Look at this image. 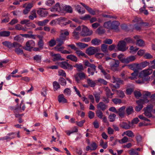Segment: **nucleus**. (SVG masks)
<instances>
[{
	"mask_svg": "<svg viewBox=\"0 0 155 155\" xmlns=\"http://www.w3.org/2000/svg\"><path fill=\"white\" fill-rule=\"evenodd\" d=\"M49 21V20L46 19L42 21H38L37 24L39 26H44Z\"/></svg>",
	"mask_w": 155,
	"mask_h": 155,
	"instance_id": "35",
	"label": "nucleus"
},
{
	"mask_svg": "<svg viewBox=\"0 0 155 155\" xmlns=\"http://www.w3.org/2000/svg\"><path fill=\"white\" fill-rule=\"evenodd\" d=\"M128 152L130 155H139L138 153L133 149L129 150Z\"/></svg>",
	"mask_w": 155,
	"mask_h": 155,
	"instance_id": "58",
	"label": "nucleus"
},
{
	"mask_svg": "<svg viewBox=\"0 0 155 155\" xmlns=\"http://www.w3.org/2000/svg\"><path fill=\"white\" fill-rule=\"evenodd\" d=\"M116 91L119 97L123 98L125 96L124 93L123 91L120 90H116Z\"/></svg>",
	"mask_w": 155,
	"mask_h": 155,
	"instance_id": "51",
	"label": "nucleus"
},
{
	"mask_svg": "<svg viewBox=\"0 0 155 155\" xmlns=\"http://www.w3.org/2000/svg\"><path fill=\"white\" fill-rule=\"evenodd\" d=\"M126 44L124 41H119L117 45V49L118 50L124 51L127 49Z\"/></svg>",
	"mask_w": 155,
	"mask_h": 155,
	"instance_id": "11",
	"label": "nucleus"
},
{
	"mask_svg": "<svg viewBox=\"0 0 155 155\" xmlns=\"http://www.w3.org/2000/svg\"><path fill=\"white\" fill-rule=\"evenodd\" d=\"M97 51V48L94 47H91L86 50V53L89 55L94 54Z\"/></svg>",
	"mask_w": 155,
	"mask_h": 155,
	"instance_id": "12",
	"label": "nucleus"
},
{
	"mask_svg": "<svg viewBox=\"0 0 155 155\" xmlns=\"http://www.w3.org/2000/svg\"><path fill=\"white\" fill-rule=\"evenodd\" d=\"M138 74V70H136L134 71V72L131 74V75L132 77H129V78H130L131 80H133L134 78L137 76Z\"/></svg>",
	"mask_w": 155,
	"mask_h": 155,
	"instance_id": "54",
	"label": "nucleus"
},
{
	"mask_svg": "<svg viewBox=\"0 0 155 155\" xmlns=\"http://www.w3.org/2000/svg\"><path fill=\"white\" fill-rule=\"evenodd\" d=\"M108 45L105 44H103L101 45V51L104 52L106 53L108 51Z\"/></svg>",
	"mask_w": 155,
	"mask_h": 155,
	"instance_id": "41",
	"label": "nucleus"
},
{
	"mask_svg": "<svg viewBox=\"0 0 155 155\" xmlns=\"http://www.w3.org/2000/svg\"><path fill=\"white\" fill-rule=\"evenodd\" d=\"M53 87L54 91H57L58 89L60 88V85L58 82L57 81H54L53 82Z\"/></svg>",
	"mask_w": 155,
	"mask_h": 155,
	"instance_id": "38",
	"label": "nucleus"
},
{
	"mask_svg": "<svg viewBox=\"0 0 155 155\" xmlns=\"http://www.w3.org/2000/svg\"><path fill=\"white\" fill-rule=\"evenodd\" d=\"M152 107L151 106H148L146 108H143L144 111V114L146 117L148 118H150L152 117L151 111L152 110Z\"/></svg>",
	"mask_w": 155,
	"mask_h": 155,
	"instance_id": "9",
	"label": "nucleus"
},
{
	"mask_svg": "<svg viewBox=\"0 0 155 155\" xmlns=\"http://www.w3.org/2000/svg\"><path fill=\"white\" fill-rule=\"evenodd\" d=\"M23 102L24 101H22L19 105L17 104L15 107L12 106L10 107V109L11 110L14 111L15 113L22 112L25 110V105Z\"/></svg>",
	"mask_w": 155,
	"mask_h": 155,
	"instance_id": "1",
	"label": "nucleus"
},
{
	"mask_svg": "<svg viewBox=\"0 0 155 155\" xmlns=\"http://www.w3.org/2000/svg\"><path fill=\"white\" fill-rule=\"evenodd\" d=\"M58 100L59 103L62 102L66 103L67 102V100L64 98V96L63 94L59 95L58 96Z\"/></svg>",
	"mask_w": 155,
	"mask_h": 155,
	"instance_id": "28",
	"label": "nucleus"
},
{
	"mask_svg": "<svg viewBox=\"0 0 155 155\" xmlns=\"http://www.w3.org/2000/svg\"><path fill=\"white\" fill-rule=\"evenodd\" d=\"M95 72L96 73H97V71H96V70H94L91 69V68H88L87 69V72L89 74V76L94 75Z\"/></svg>",
	"mask_w": 155,
	"mask_h": 155,
	"instance_id": "53",
	"label": "nucleus"
},
{
	"mask_svg": "<svg viewBox=\"0 0 155 155\" xmlns=\"http://www.w3.org/2000/svg\"><path fill=\"white\" fill-rule=\"evenodd\" d=\"M130 122L128 123L126 122H123L120 123V124L121 127L126 130L129 129L130 127Z\"/></svg>",
	"mask_w": 155,
	"mask_h": 155,
	"instance_id": "24",
	"label": "nucleus"
},
{
	"mask_svg": "<svg viewBox=\"0 0 155 155\" xmlns=\"http://www.w3.org/2000/svg\"><path fill=\"white\" fill-rule=\"evenodd\" d=\"M59 83L62 86H65L66 84V80L63 78H60L58 80Z\"/></svg>",
	"mask_w": 155,
	"mask_h": 155,
	"instance_id": "48",
	"label": "nucleus"
},
{
	"mask_svg": "<svg viewBox=\"0 0 155 155\" xmlns=\"http://www.w3.org/2000/svg\"><path fill=\"white\" fill-rule=\"evenodd\" d=\"M76 45L81 48H84L88 46L87 44L81 42L77 43Z\"/></svg>",
	"mask_w": 155,
	"mask_h": 155,
	"instance_id": "49",
	"label": "nucleus"
},
{
	"mask_svg": "<svg viewBox=\"0 0 155 155\" xmlns=\"http://www.w3.org/2000/svg\"><path fill=\"white\" fill-rule=\"evenodd\" d=\"M111 22L109 21L104 23V27L108 29H111Z\"/></svg>",
	"mask_w": 155,
	"mask_h": 155,
	"instance_id": "44",
	"label": "nucleus"
},
{
	"mask_svg": "<svg viewBox=\"0 0 155 155\" xmlns=\"http://www.w3.org/2000/svg\"><path fill=\"white\" fill-rule=\"evenodd\" d=\"M19 131L15 132H11L7 134V135L2 137L0 139L2 140H10L12 139L15 138L16 137V135H17V137L20 138V136L19 135Z\"/></svg>",
	"mask_w": 155,
	"mask_h": 155,
	"instance_id": "2",
	"label": "nucleus"
},
{
	"mask_svg": "<svg viewBox=\"0 0 155 155\" xmlns=\"http://www.w3.org/2000/svg\"><path fill=\"white\" fill-rule=\"evenodd\" d=\"M64 9L65 11L68 13H71L72 12V9L70 6H66L64 7Z\"/></svg>",
	"mask_w": 155,
	"mask_h": 155,
	"instance_id": "52",
	"label": "nucleus"
},
{
	"mask_svg": "<svg viewBox=\"0 0 155 155\" xmlns=\"http://www.w3.org/2000/svg\"><path fill=\"white\" fill-rule=\"evenodd\" d=\"M120 62L118 60L112 59L109 63L111 69L113 71L116 70L119 65Z\"/></svg>",
	"mask_w": 155,
	"mask_h": 155,
	"instance_id": "6",
	"label": "nucleus"
},
{
	"mask_svg": "<svg viewBox=\"0 0 155 155\" xmlns=\"http://www.w3.org/2000/svg\"><path fill=\"white\" fill-rule=\"evenodd\" d=\"M125 108L126 107L124 106L120 108L118 110H117L116 114H117L121 118L124 117L125 116Z\"/></svg>",
	"mask_w": 155,
	"mask_h": 155,
	"instance_id": "13",
	"label": "nucleus"
},
{
	"mask_svg": "<svg viewBox=\"0 0 155 155\" xmlns=\"http://www.w3.org/2000/svg\"><path fill=\"white\" fill-rule=\"evenodd\" d=\"M141 26L142 23L140 22V23L134 25L135 28L137 31L140 30L141 29Z\"/></svg>",
	"mask_w": 155,
	"mask_h": 155,
	"instance_id": "60",
	"label": "nucleus"
},
{
	"mask_svg": "<svg viewBox=\"0 0 155 155\" xmlns=\"http://www.w3.org/2000/svg\"><path fill=\"white\" fill-rule=\"evenodd\" d=\"M50 55L53 58V61H54L58 60L62 61L64 60V58H63L61 57V55L59 54H54L53 53L51 52Z\"/></svg>",
	"mask_w": 155,
	"mask_h": 155,
	"instance_id": "15",
	"label": "nucleus"
},
{
	"mask_svg": "<svg viewBox=\"0 0 155 155\" xmlns=\"http://www.w3.org/2000/svg\"><path fill=\"white\" fill-rule=\"evenodd\" d=\"M75 53L79 57H85L86 56L85 53L79 50L78 48L75 51Z\"/></svg>",
	"mask_w": 155,
	"mask_h": 155,
	"instance_id": "40",
	"label": "nucleus"
},
{
	"mask_svg": "<svg viewBox=\"0 0 155 155\" xmlns=\"http://www.w3.org/2000/svg\"><path fill=\"white\" fill-rule=\"evenodd\" d=\"M66 58L67 59H69L74 62H77L78 61L77 57L73 54H70L67 55Z\"/></svg>",
	"mask_w": 155,
	"mask_h": 155,
	"instance_id": "29",
	"label": "nucleus"
},
{
	"mask_svg": "<svg viewBox=\"0 0 155 155\" xmlns=\"http://www.w3.org/2000/svg\"><path fill=\"white\" fill-rule=\"evenodd\" d=\"M134 38L136 40V45L139 46H144L145 45V43L144 41L141 39H140L139 36L137 35H136L134 36Z\"/></svg>",
	"mask_w": 155,
	"mask_h": 155,
	"instance_id": "18",
	"label": "nucleus"
},
{
	"mask_svg": "<svg viewBox=\"0 0 155 155\" xmlns=\"http://www.w3.org/2000/svg\"><path fill=\"white\" fill-rule=\"evenodd\" d=\"M61 45H57L54 48V49L55 50L57 51H61H61H63V50L64 49V48L63 46H61Z\"/></svg>",
	"mask_w": 155,
	"mask_h": 155,
	"instance_id": "50",
	"label": "nucleus"
},
{
	"mask_svg": "<svg viewBox=\"0 0 155 155\" xmlns=\"http://www.w3.org/2000/svg\"><path fill=\"white\" fill-rule=\"evenodd\" d=\"M14 40L19 42H22L23 41V38L19 35L16 36L14 38Z\"/></svg>",
	"mask_w": 155,
	"mask_h": 155,
	"instance_id": "64",
	"label": "nucleus"
},
{
	"mask_svg": "<svg viewBox=\"0 0 155 155\" xmlns=\"http://www.w3.org/2000/svg\"><path fill=\"white\" fill-rule=\"evenodd\" d=\"M153 71V70L151 69H147L143 70L141 74L144 76H146L151 74Z\"/></svg>",
	"mask_w": 155,
	"mask_h": 155,
	"instance_id": "27",
	"label": "nucleus"
},
{
	"mask_svg": "<svg viewBox=\"0 0 155 155\" xmlns=\"http://www.w3.org/2000/svg\"><path fill=\"white\" fill-rule=\"evenodd\" d=\"M93 95L95 98V101L97 103H98L101 98L100 94L99 93L95 92L93 93Z\"/></svg>",
	"mask_w": 155,
	"mask_h": 155,
	"instance_id": "33",
	"label": "nucleus"
},
{
	"mask_svg": "<svg viewBox=\"0 0 155 155\" xmlns=\"http://www.w3.org/2000/svg\"><path fill=\"white\" fill-rule=\"evenodd\" d=\"M126 43H134L135 42V41L130 37H127L125 38L124 40Z\"/></svg>",
	"mask_w": 155,
	"mask_h": 155,
	"instance_id": "39",
	"label": "nucleus"
},
{
	"mask_svg": "<svg viewBox=\"0 0 155 155\" xmlns=\"http://www.w3.org/2000/svg\"><path fill=\"white\" fill-rule=\"evenodd\" d=\"M74 7L75 8L76 10H77V11L79 14H82L85 13V10H82V11L81 10V7L79 5H75Z\"/></svg>",
	"mask_w": 155,
	"mask_h": 155,
	"instance_id": "46",
	"label": "nucleus"
},
{
	"mask_svg": "<svg viewBox=\"0 0 155 155\" xmlns=\"http://www.w3.org/2000/svg\"><path fill=\"white\" fill-rule=\"evenodd\" d=\"M124 134L126 135L131 138H133L135 136L133 132L130 130L126 131L124 132Z\"/></svg>",
	"mask_w": 155,
	"mask_h": 155,
	"instance_id": "36",
	"label": "nucleus"
},
{
	"mask_svg": "<svg viewBox=\"0 0 155 155\" xmlns=\"http://www.w3.org/2000/svg\"><path fill=\"white\" fill-rule=\"evenodd\" d=\"M87 82L88 84L91 87H94L96 85L95 82L90 78L87 79Z\"/></svg>",
	"mask_w": 155,
	"mask_h": 155,
	"instance_id": "43",
	"label": "nucleus"
},
{
	"mask_svg": "<svg viewBox=\"0 0 155 155\" xmlns=\"http://www.w3.org/2000/svg\"><path fill=\"white\" fill-rule=\"evenodd\" d=\"M39 48H43L44 42L42 39L39 40L38 44Z\"/></svg>",
	"mask_w": 155,
	"mask_h": 155,
	"instance_id": "63",
	"label": "nucleus"
},
{
	"mask_svg": "<svg viewBox=\"0 0 155 155\" xmlns=\"http://www.w3.org/2000/svg\"><path fill=\"white\" fill-rule=\"evenodd\" d=\"M128 66L130 69L134 71H136V70H138L139 68L138 64H133L129 65Z\"/></svg>",
	"mask_w": 155,
	"mask_h": 155,
	"instance_id": "30",
	"label": "nucleus"
},
{
	"mask_svg": "<svg viewBox=\"0 0 155 155\" xmlns=\"http://www.w3.org/2000/svg\"><path fill=\"white\" fill-rule=\"evenodd\" d=\"M35 45V42L32 40H29L26 42V46L23 47V48L27 51H30Z\"/></svg>",
	"mask_w": 155,
	"mask_h": 155,
	"instance_id": "7",
	"label": "nucleus"
},
{
	"mask_svg": "<svg viewBox=\"0 0 155 155\" xmlns=\"http://www.w3.org/2000/svg\"><path fill=\"white\" fill-rule=\"evenodd\" d=\"M100 146H102L103 148L104 149H106L107 147V142H105L104 143L103 140L101 139L100 140Z\"/></svg>",
	"mask_w": 155,
	"mask_h": 155,
	"instance_id": "47",
	"label": "nucleus"
},
{
	"mask_svg": "<svg viewBox=\"0 0 155 155\" xmlns=\"http://www.w3.org/2000/svg\"><path fill=\"white\" fill-rule=\"evenodd\" d=\"M23 47L19 43L16 42L14 48H15V51L18 55H21L24 54V52L21 48Z\"/></svg>",
	"mask_w": 155,
	"mask_h": 155,
	"instance_id": "8",
	"label": "nucleus"
},
{
	"mask_svg": "<svg viewBox=\"0 0 155 155\" xmlns=\"http://www.w3.org/2000/svg\"><path fill=\"white\" fill-rule=\"evenodd\" d=\"M16 42H14L13 43H12L11 42L8 41H5L3 42L2 44L3 45L9 49H11L14 47Z\"/></svg>",
	"mask_w": 155,
	"mask_h": 155,
	"instance_id": "14",
	"label": "nucleus"
},
{
	"mask_svg": "<svg viewBox=\"0 0 155 155\" xmlns=\"http://www.w3.org/2000/svg\"><path fill=\"white\" fill-rule=\"evenodd\" d=\"M104 91L107 97L112 98L114 93H112L110 89L108 87H104Z\"/></svg>",
	"mask_w": 155,
	"mask_h": 155,
	"instance_id": "17",
	"label": "nucleus"
},
{
	"mask_svg": "<svg viewBox=\"0 0 155 155\" xmlns=\"http://www.w3.org/2000/svg\"><path fill=\"white\" fill-rule=\"evenodd\" d=\"M107 107V105L102 102H100L97 105V108L98 110H100L103 111H104Z\"/></svg>",
	"mask_w": 155,
	"mask_h": 155,
	"instance_id": "20",
	"label": "nucleus"
},
{
	"mask_svg": "<svg viewBox=\"0 0 155 155\" xmlns=\"http://www.w3.org/2000/svg\"><path fill=\"white\" fill-rule=\"evenodd\" d=\"M33 7V4L31 3L28 4L25 8L23 11V13L24 15L28 14L30 11L31 8Z\"/></svg>",
	"mask_w": 155,
	"mask_h": 155,
	"instance_id": "16",
	"label": "nucleus"
},
{
	"mask_svg": "<svg viewBox=\"0 0 155 155\" xmlns=\"http://www.w3.org/2000/svg\"><path fill=\"white\" fill-rule=\"evenodd\" d=\"M84 64L85 66L89 67L91 69L94 70H96V66L94 64H91L90 62L87 60H85L84 62Z\"/></svg>",
	"mask_w": 155,
	"mask_h": 155,
	"instance_id": "21",
	"label": "nucleus"
},
{
	"mask_svg": "<svg viewBox=\"0 0 155 155\" xmlns=\"http://www.w3.org/2000/svg\"><path fill=\"white\" fill-rule=\"evenodd\" d=\"M112 80L113 81L112 82L113 83H116V81L120 84H123V81L121 80L120 78H116L115 77L113 76L112 77Z\"/></svg>",
	"mask_w": 155,
	"mask_h": 155,
	"instance_id": "34",
	"label": "nucleus"
},
{
	"mask_svg": "<svg viewBox=\"0 0 155 155\" xmlns=\"http://www.w3.org/2000/svg\"><path fill=\"white\" fill-rule=\"evenodd\" d=\"M55 1L54 0H48L45 2L46 5L50 6L53 4L54 3Z\"/></svg>",
	"mask_w": 155,
	"mask_h": 155,
	"instance_id": "61",
	"label": "nucleus"
},
{
	"mask_svg": "<svg viewBox=\"0 0 155 155\" xmlns=\"http://www.w3.org/2000/svg\"><path fill=\"white\" fill-rule=\"evenodd\" d=\"M82 31L80 33V35L82 36H90L93 33V31L89 29L86 26H83Z\"/></svg>",
	"mask_w": 155,
	"mask_h": 155,
	"instance_id": "5",
	"label": "nucleus"
},
{
	"mask_svg": "<svg viewBox=\"0 0 155 155\" xmlns=\"http://www.w3.org/2000/svg\"><path fill=\"white\" fill-rule=\"evenodd\" d=\"M96 116L100 119H102L103 116V113L100 110H97L96 111Z\"/></svg>",
	"mask_w": 155,
	"mask_h": 155,
	"instance_id": "42",
	"label": "nucleus"
},
{
	"mask_svg": "<svg viewBox=\"0 0 155 155\" xmlns=\"http://www.w3.org/2000/svg\"><path fill=\"white\" fill-rule=\"evenodd\" d=\"M75 81L78 83H79L81 82V81L83 80L86 78V75L83 72H80L77 73L74 76Z\"/></svg>",
	"mask_w": 155,
	"mask_h": 155,
	"instance_id": "4",
	"label": "nucleus"
},
{
	"mask_svg": "<svg viewBox=\"0 0 155 155\" xmlns=\"http://www.w3.org/2000/svg\"><path fill=\"white\" fill-rule=\"evenodd\" d=\"M80 4L81 5L83 6L84 7L85 9L90 14L94 15L95 14V12L93 10L92 8H90L89 7L87 6L84 4L82 2H80Z\"/></svg>",
	"mask_w": 155,
	"mask_h": 155,
	"instance_id": "22",
	"label": "nucleus"
},
{
	"mask_svg": "<svg viewBox=\"0 0 155 155\" xmlns=\"http://www.w3.org/2000/svg\"><path fill=\"white\" fill-rule=\"evenodd\" d=\"M65 40H63V39L59 37V38H58L56 39V41L58 43L57 45H62L63 44H64V41Z\"/></svg>",
	"mask_w": 155,
	"mask_h": 155,
	"instance_id": "57",
	"label": "nucleus"
},
{
	"mask_svg": "<svg viewBox=\"0 0 155 155\" xmlns=\"http://www.w3.org/2000/svg\"><path fill=\"white\" fill-rule=\"evenodd\" d=\"M56 44V41L54 39H51L48 42V45L50 47H52Z\"/></svg>",
	"mask_w": 155,
	"mask_h": 155,
	"instance_id": "55",
	"label": "nucleus"
},
{
	"mask_svg": "<svg viewBox=\"0 0 155 155\" xmlns=\"http://www.w3.org/2000/svg\"><path fill=\"white\" fill-rule=\"evenodd\" d=\"M50 10L51 12H59L61 10V7L59 3H57L52 8H50Z\"/></svg>",
	"mask_w": 155,
	"mask_h": 155,
	"instance_id": "23",
	"label": "nucleus"
},
{
	"mask_svg": "<svg viewBox=\"0 0 155 155\" xmlns=\"http://www.w3.org/2000/svg\"><path fill=\"white\" fill-rule=\"evenodd\" d=\"M98 81L101 84L104 85H107V82L103 79L99 78L98 80Z\"/></svg>",
	"mask_w": 155,
	"mask_h": 155,
	"instance_id": "62",
	"label": "nucleus"
},
{
	"mask_svg": "<svg viewBox=\"0 0 155 155\" xmlns=\"http://www.w3.org/2000/svg\"><path fill=\"white\" fill-rule=\"evenodd\" d=\"M59 65L60 67L64 69H68L71 70L73 68L72 65L65 61L60 62Z\"/></svg>",
	"mask_w": 155,
	"mask_h": 155,
	"instance_id": "10",
	"label": "nucleus"
},
{
	"mask_svg": "<svg viewBox=\"0 0 155 155\" xmlns=\"http://www.w3.org/2000/svg\"><path fill=\"white\" fill-rule=\"evenodd\" d=\"M64 94L67 96H69L71 94V91L68 88H66L64 91Z\"/></svg>",
	"mask_w": 155,
	"mask_h": 155,
	"instance_id": "59",
	"label": "nucleus"
},
{
	"mask_svg": "<svg viewBox=\"0 0 155 155\" xmlns=\"http://www.w3.org/2000/svg\"><path fill=\"white\" fill-rule=\"evenodd\" d=\"M126 112L127 115L133 113L134 111L133 107L130 106L127 107L126 109Z\"/></svg>",
	"mask_w": 155,
	"mask_h": 155,
	"instance_id": "32",
	"label": "nucleus"
},
{
	"mask_svg": "<svg viewBox=\"0 0 155 155\" xmlns=\"http://www.w3.org/2000/svg\"><path fill=\"white\" fill-rule=\"evenodd\" d=\"M91 43L94 45H98L101 43V40L97 38H95L91 40Z\"/></svg>",
	"mask_w": 155,
	"mask_h": 155,
	"instance_id": "31",
	"label": "nucleus"
},
{
	"mask_svg": "<svg viewBox=\"0 0 155 155\" xmlns=\"http://www.w3.org/2000/svg\"><path fill=\"white\" fill-rule=\"evenodd\" d=\"M116 115L114 114H110L108 116V118L110 121L113 122L114 121L115 119Z\"/></svg>",
	"mask_w": 155,
	"mask_h": 155,
	"instance_id": "45",
	"label": "nucleus"
},
{
	"mask_svg": "<svg viewBox=\"0 0 155 155\" xmlns=\"http://www.w3.org/2000/svg\"><path fill=\"white\" fill-rule=\"evenodd\" d=\"M149 102L148 100L146 98L144 99H140L136 101V102L138 105L135 107V110L139 111L143 108V105L145 103H147Z\"/></svg>",
	"mask_w": 155,
	"mask_h": 155,
	"instance_id": "3",
	"label": "nucleus"
},
{
	"mask_svg": "<svg viewBox=\"0 0 155 155\" xmlns=\"http://www.w3.org/2000/svg\"><path fill=\"white\" fill-rule=\"evenodd\" d=\"M37 14L41 17H45L47 16L48 12L45 9H40L37 11Z\"/></svg>",
	"mask_w": 155,
	"mask_h": 155,
	"instance_id": "19",
	"label": "nucleus"
},
{
	"mask_svg": "<svg viewBox=\"0 0 155 155\" xmlns=\"http://www.w3.org/2000/svg\"><path fill=\"white\" fill-rule=\"evenodd\" d=\"M120 23L117 21H113L111 22V29H117Z\"/></svg>",
	"mask_w": 155,
	"mask_h": 155,
	"instance_id": "26",
	"label": "nucleus"
},
{
	"mask_svg": "<svg viewBox=\"0 0 155 155\" xmlns=\"http://www.w3.org/2000/svg\"><path fill=\"white\" fill-rule=\"evenodd\" d=\"M74 67L76 68L78 71L82 72L84 70L83 66L81 63L76 64L74 65Z\"/></svg>",
	"mask_w": 155,
	"mask_h": 155,
	"instance_id": "25",
	"label": "nucleus"
},
{
	"mask_svg": "<svg viewBox=\"0 0 155 155\" xmlns=\"http://www.w3.org/2000/svg\"><path fill=\"white\" fill-rule=\"evenodd\" d=\"M128 138L126 136L124 137L121 140H119L118 142L121 144L125 143L128 141Z\"/></svg>",
	"mask_w": 155,
	"mask_h": 155,
	"instance_id": "56",
	"label": "nucleus"
},
{
	"mask_svg": "<svg viewBox=\"0 0 155 155\" xmlns=\"http://www.w3.org/2000/svg\"><path fill=\"white\" fill-rule=\"evenodd\" d=\"M10 32L7 31H3L0 32V36L2 37H8L10 34Z\"/></svg>",
	"mask_w": 155,
	"mask_h": 155,
	"instance_id": "37",
	"label": "nucleus"
}]
</instances>
